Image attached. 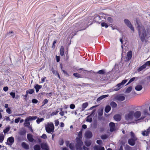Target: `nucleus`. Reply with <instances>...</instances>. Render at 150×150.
I'll use <instances>...</instances> for the list:
<instances>
[{"label":"nucleus","mask_w":150,"mask_h":150,"mask_svg":"<svg viewBox=\"0 0 150 150\" xmlns=\"http://www.w3.org/2000/svg\"><path fill=\"white\" fill-rule=\"evenodd\" d=\"M144 64L146 67L147 66H150V61L147 62Z\"/></svg>","instance_id":"nucleus-64"},{"label":"nucleus","mask_w":150,"mask_h":150,"mask_svg":"<svg viewBox=\"0 0 150 150\" xmlns=\"http://www.w3.org/2000/svg\"><path fill=\"white\" fill-rule=\"evenodd\" d=\"M134 112L133 111H131L129 113L125 115V117L126 120L128 121L132 120L133 117Z\"/></svg>","instance_id":"nucleus-3"},{"label":"nucleus","mask_w":150,"mask_h":150,"mask_svg":"<svg viewBox=\"0 0 150 150\" xmlns=\"http://www.w3.org/2000/svg\"><path fill=\"white\" fill-rule=\"evenodd\" d=\"M34 92V90L33 89H29L26 91V93L27 94H32Z\"/></svg>","instance_id":"nucleus-32"},{"label":"nucleus","mask_w":150,"mask_h":150,"mask_svg":"<svg viewBox=\"0 0 150 150\" xmlns=\"http://www.w3.org/2000/svg\"><path fill=\"white\" fill-rule=\"evenodd\" d=\"M61 112L59 113V114L62 116H63L64 115V112L62 111V109L60 108Z\"/></svg>","instance_id":"nucleus-55"},{"label":"nucleus","mask_w":150,"mask_h":150,"mask_svg":"<svg viewBox=\"0 0 150 150\" xmlns=\"http://www.w3.org/2000/svg\"><path fill=\"white\" fill-rule=\"evenodd\" d=\"M82 136V131L81 130L79 132L78 134V137L79 138L81 139Z\"/></svg>","instance_id":"nucleus-45"},{"label":"nucleus","mask_w":150,"mask_h":150,"mask_svg":"<svg viewBox=\"0 0 150 150\" xmlns=\"http://www.w3.org/2000/svg\"><path fill=\"white\" fill-rule=\"evenodd\" d=\"M150 133V127L146 130H144L143 131L142 133V134L143 136H148L149 134Z\"/></svg>","instance_id":"nucleus-10"},{"label":"nucleus","mask_w":150,"mask_h":150,"mask_svg":"<svg viewBox=\"0 0 150 150\" xmlns=\"http://www.w3.org/2000/svg\"><path fill=\"white\" fill-rule=\"evenodd\" d=\"M131 138L134 139L135 140H137V138L135 136L134 134L132 132H130Z\"/></svg>","instance_id":"nucleus-40"},{"label":"nucleus","mask_w":150,"mask_h":150,"mask_svg":"<svg viewBox=\"0 0 150 150\" xmlns=\"http://www.w3.org/2000/svg\"><path fill=\"white\" fill-rule=\"evenodd\" d=\"M27 137L28 140L30 142H33L34 139L33 137V136L31 134H28Z\"/></svg>","instance_id":"nucleus-13"},{"label":"nucleus","mask_w":150,"mask_h":150,"mask_svg":"<svg viewBox=\"0 0 150 150\" xmlns=\"http://www.w3.org/2000/svg\"><path fill=\"white\" fill-rule=\"evenodd\" d=\"M101 25L102 27H105V28H107L108 26L107 24L104 22H102L101 23Z\"/></svg>","instance_id":"nucleus-49"},{"label":"nucleus","mask_w":150,"mask_h":150,"mask_svg":"<svg viewBox=\"0 0 150 150\" xmlns=\"http://www.w3.org/2000/svg\"><path fill=\"white\" fill-rule=\"evenodd\" d=\"M88 104L87 102H86L83 103L82 105L81 111H83L84 109L88 106Z\"/></svg>","instance_id":"nucleus-21"},{"label":"nucleus","mask_w":150,"mask_h":150,"mask_svg":"<svg viewBox=\"0 0 150 150\" xmlns=\"http://www.w3.org/2000/svg\"><path fill=\"white\" fill-rule=\"evenodd\" d=\"M6 112L7 113L9 114H11V109L9 108H8L6 109Z\"/></svg>","instance_id":"nucleus-61"},{"label":"nucleus","mask_w":150,"mask_h":150,"mask_svg":"<svg viewBox=\"0 0 150 150\" xmlns=\"http://www.w3.org/2000/svg\"><path fill=\"white\" fill-rule=\"evenodd\" d=\"M96 143L99 145H101L102 144V142L101 140H98L96 141Z\"/></svg>","instance_id":"nucleus-58"},{"label":"nucleus","mask_w":150,"mask_h":150,"mask_svg":"<svg viewBox=\"0 0 150 150\" xmlns=\"http://www.w3.org/2000/svg\"><path fill=\"white\" fill-rule=\"evenodd\" d=\"M48 101L47 99H44L42 102V106H43L45 104H47L48 103Z\"/></svg>","instance_id":"nucleus-43"},{"label":"nucleus","mask_w":150,"mask_h":150,"mask_svg":"<svg viewBox=\"0 0 150 150\" xmlns=\"http://www.w3.org/2000/svg\"><path fill=\"white\" fill-rule=\"evenodd\" d=\"M34 87L35 89L36 92L37 93L39 91V89L42 87V86L37 84L34 86Z\"/></svg>","instance_id":"nucleus-22"},{"label":"nucleus","mask_w":150,"mask_h":150,"mask_svg":"<svg viewBox=\"0 0 150 150\" xmlns=\"http://www.w3.org/2000/svg\"><path fill=\"white\" fill-rule=\"evenodd\" d=\"M7 141H8L9 143H7V144L11 146L14 142V139L13 137H11L8 138Z\"/></svg>","instance_id":"nucleus-8"},{"label":"nucleus","mask_w":150,"mask_h":150,"mask_svg":"<svg viewBox=\"0 0 150 150\" xmlns=\"http://www.w3.org/2000/svg\"><path fill=\"white\" fill-rule=\"evenodd\" d=\"M81 139H79L78 137L76 138V139L77 143L76 144H79L80 145H83V142L81 141Z\"/></svg>","instance_id":"nucleus-24"},{"label":"nucleus","mask_w":150,"mask_h":150,"mask_svg":"<svg viewBox=\"0 0 150 150\" xmlns=\"http://www.w3.org/2000/svg\"><path fill=\"white\" fill-rule=\"evenodd\" d=\"M122 87L119 83L117 84L116 86L115 87L114 90L115 91H117L121 88Z\"/></svg>","instance_id":"nucleus-31"},{"label":"nucleus","mask_w":150,"mask_h":150,"mask_svg":"<svg viewBox=\"0 0 150 150\" xmlns=\"http://www.w3.org/2000/svg\"><path fill=\"white\" fill-rule=\"evenodd\" d=\"M111 108L109 105H107L105 109V112L106 113H108L111 110Z\"/></svg>","instance_id":"nucleus-28"},{"label":"nucleus","mask_w":150,"mask_h":150,"mask_svg":"<svg viewBox=\"0 0 150 150\" xmlns=\"http://www.w3.org/2000/svg\"><path fill=\"white\" fill-rule=\"evenodd\" d=\"M26 118L30 121L35 120L37 118V117L36 116H29L27 117Z\"/></svg>","instance_id":"nucleus-20"},{"label":"nucleus","mask_w":150,"mask_h":150,"mask_svg":"<svg viewBox=\"0 0 150 150\" xmlns=\"http://www.w3.org/2000/svg\"><path fill=\"white\" fill-rule=\"evenodd\" d=\"M146 67V66L145 64H143L142 66L140 67L138 69V71H142V70L144 69Z\"/></svg>","instance_id":"nucleus-36"},{"label":"nucleus","mask_w":150,"mask_h":150,"mask_svg":"<svg viewBox=\"0 0 150 150\" xmlns=\"http://www.w3.org/2000/svg\"><path fill=\"white\" fill-rule=\"evenodd\" d=\"M132 57V52L130 51L127 52V57L125 58V60L126 62H127L129 60L131 59Z\"/></svg>","instance_id":"nucleus-9"},{"label":"nucleus","mask_w":150,"mask_h":150,"mask_svg":"<svg viewBox=\"0 0 150 150\" xmlns=\"http://www.w3.org/2000/svg\"><path fill=\"white\" fill-rule=\"evenodd\" d=\"M85 144L88 147L91 145V142L90 140H87L85 141Z\"/></svg>","instance_id":"nucleus-35"},{"label":"nucleus","mask_w":150,"mask_h":150,"mask_svg":"<svg viewBox=\"0 0 150 150\" xmlns=\"http://www.w3.org/2000/svg\"><path fill=\"white\" fill-rule=\"evenodd\" d=\"M125 99L124 96H120L117 97V99L120 101H122Z\"/></svg>","instance_id":"nucleus-29"},{"label":"nucleus","mask_w":150,"mask_h":150,"mask_svg":"<svg viewBox=\"0 0 150 150\" xmlns=\"http://www.w3.org/2000/svg\"><path fill=\"white\" fill-rule=\"evenodd\" d=\"M32 102L34 103H37L38 102V100L35 99H33L32 100Z\"/></svg>","instance_id":"nucleus-57"},{"label":"nucleus","mask_w":150,"mask_h":150,"mask_svg":"<svg viewBox=\"0 0 150 150\" xmlns=\"http://www.w3.org/2000/svg\"><path fill=\"white\" fill-rule=\"evenodd\" d=\"M90 115L88 116L87 117L86 121L87 122H91L92 121V118L90 117Z\"/></svg>","instance_id":"nucleus-41"},{"label":"nucleus","mask_w":150,"mask_h":150,"mask_svg":"<svg viewBox=\"0 0 150 150\" xmlns=\"http://www.w3.org/2000/svg\"><path fill=\"white\" fill-rule=\"evenodd\" d=\"M69 147L71 150H74V146L73 144L72 143L69 144Z\"/></svg>","instance_id":"nucleus-34"},{"label":"nucleus","mask_w":150,"mask_h":150,"mask_svg":"<svg viewBox=\"0 0 150 150\" xmlns=\"http://www.w3.org/2000/svg\"><path fill=\"white\" fill-rule=\"evenodd\" d=\"M108 21L110 23H112L113 21V19L112 18L109 17L108 18Z\"/></svg>","instance_id":"nucleus-59"},{"label":"nucleus","mask_w":150,"mask_h":150,"mask_svg":"<svg viewBox=\"0 0 150 150\" xmlns=\"http://www.w3.org/2000/svg\"><path fill=\"white\" fill-rule=\"evenodd\" d=\"M143 115L140 117V118L138 119V120H143L147 115H149V114L148 112V111L146 109H144L143 111Z\"/></svg>","instance_id":"nucleus-5"},{"label":"nucleus","mask_w":150,"mask_h":150,"mask_svg":"<svg viewBox=\"0 0 150 150\" xmlns=\"http://www.w3.org/2000/svg\"><path fill=\"white\" fill-rule=\"evenodd\" d=\"M33 149L34 150H40V146L39 144H36L34 146Z\"/></svg>","instance_id":"nucleus-27"},{"label":"nucleus","mask_w":150,"mask_h":150,"mask_svg":"<svg viewBox=\"0 0 150 150\" xmlns=\"http://www.w3.org/2000/svg\"><path fill=\"white\" fill-rule=\"evenodd\" d=\"M136 140H135L134 139L131 138L128 139V143L130 145L133 146L135 145V141Z\"/></svg>","instance_id":"nucleus-12"},{"label":"nucleus","mask_w":150,"mask_h":150,"mask_svg":"<svg viewBox=\"0 0 150 150\" xmlns=\"http://www.w3.org/2000/svg\"><path fill=\"white\" fill-rule=\"evenodd\" d=\"M22 146L25 149H28L29 148V146L25 142H23L21 143Z\"/></svg>","instance_id":"nucleus-17"},{"label":"nucleus","mask_w":150,"mask_h":150,"mask_svg":"<svg viewBox=\"0 0 150 150\" xmlns=\"http://www.w3.org/2000/svg\"><path fill=\"white\" fill-rule=\"evenodd\" d=\"M139 36L142 42H144L146 38H148L150 34V29L148 28L146 29V31L144 27L142 25H138L137 27Z\"/></svg>","instance_id":"nucleus-1"},{"label":"nucleus","mask_w":150,"mask_h":150,"mask_svg":"<svg viewBox=\"0 0 150 150\" xmlns=\"http://www.w3.org/2000/svg\"><path fill=\"white\" fill-rule=\"evenodd\" d=\"M41 137L44 139H45L47 138V137L45 134H43L42 136Z\"/></svg>","instance_id":"nucleus-60"},{"label":"nucleus","mask_w":150,"mask_h":150,"mask_svg":"<svg viewBox=\"0 0 150 150\" xmlns=\"http://www.w3.org/2000/svg\"><path fill=\"white\" fill-rule=\"evenodd\" d=\"M73 75L77 78H80L81 77V75L78 73H74L73 74Z\"/></svg>","instance_id":"nucleus-46"},{"label":"nucleus","mask_w":150,"mask_h":150,"mask_svg":"<svg viewBox=\"0 0 150 150\" xmlns=\"http://www.w3.org/2000/svg\"><path fill=\"white\" fill-rule=\"evenodd\" d=\"M10 127H6L5 129L4 130L3 132L4 134L8 132L9 131V130H10Z\"/></svg>","instance_id":"nucleus-48"},{"label":"nucleus","mask_w":150,"mask_h":150,"mask_svg":"<svg viewBox=\"0 0 150 150\" xmlns=\"http://www.w3.org/2000/svg\"><path fill=\"white\" fill-rule=\"evenodd\" d=\"M98 73L100 74L103 75L105 73V71L104 70H101L98 71Z\"/></svg>","instance_id":"nucleus-52"},{"label":"nucleus","mask_w":150,"mask_h":150,"mask_svg":"<svg viewBox=\"0 0 150 150\" xmlns=\"http://www.w3.org/2000/svg\"><path fill=\"white\" fill-rule=\"evenodd\" d=\"M141 115V112L139 111H136L134 113V116L136 119H137V120H136V121H139L138 120L140 118Z\"/></svg>","instance_id":"nucleus-6"},{"label":"nucleus","mask_w":150,"mask_h":150,"mask_svg":"<svg viewBox=\"0 0 150 150\" xmlns=\"http://www.w3.org/2000/svg\"><path fill=\"white\" fill-rule=\"evenodd\" d=\"M103 109L99 110L98 111V115L100 116H102L103 114Z\"/></svg>","instance_id":"nucleus-47"},{"label":"nucleus","mask_w":150,"mask_h":150,"mask_svg":"<svg viewBox=\"0 0 150 150\" xmlns=\"http://www.w3.org/2000/svg\"><path fill=\"white\" fill-rule=\"evenodd\" d=\"M99 78L100 80L101 81H103L106 79V78L103 75H100L99 76Z\"/></svg>","instance_id":"nucleus-33"},{"label":"nucleus","mask_w":150,"mask_h":150,"mask_svg":"<svg viewBox=\"0 0 150 150\" xmlns=\"http://www.w3.org/2000/svg\"><path fill=\"white\" fill-rule=\"evenodd\" d=\"M109 126L110 127V132H113L115 130V124L113 122H110L109 125Z\"/></svg>","instance_id":"nucleus-7"},{"label":"nucleus","mask_w":150,"mask_h":150,"mask_svg":"<svg viewBox=\"0 0 150 150\" xmlns=\"http://www.w3.org/2000/svg\"><path fill=\"white\" fill-rule=\"evenodd\" d=\"M55 125L56 126H57L59 124V121L58 120H56L55 121Z\"/></svg>","instance_id":"nucleus-62"},{"label":"nucleus","mask_w":150,"mask_h":150,"mask_svg":"<svg viewBox=\"0 0 150 150\" xmlns=\"http://www.w3.org/2000/svg\"><path fill=\"white\" fill-rule=\"evenodd\" d=\"M92 136V133L90 131H88L85 133V137L86 138H90Z\"/></svg>","instance_id":"nucleus-11"},{"label":"nucleus","mask_w":150,"mask_h":150,"mask_svg":"<svg viewBox=\"0 0 150 150\" xmlns=\"http://www.w3.org/2000/svg\"><path fill=\"white\" fill-rule=\"evenodd\" d=\"M91 84L82 83V85H81V86L83 87H84L85 86H88L90 85Z\"/></svg>","instance_id":"nucleus-51"},{"label":"nucleus","mask_w":150,"mask_h":150,"mask_svg":"<svg viewBox=\"0 0 150 150\" xmlns=\"http://www.w3.org/2000/svg\"><path fill=\"white\" fill-rule=\"evenodd\" d=\"M127 79H124L122 81L121 83H119L120 84V86L122 87L123 85L125 84L127 81Z\"/></svg>","instance_id":"nucleus-38"},{"label":"nucleus","mask_w":150,"mask_h":150,"mask_svg":"<svg viewBox=\"0 0 150 150\" xmlns=\"http://www.w3.org/2000/svg\"><path fill=\"white\" fill-rule=\"evenodd\" d=\"M110 105L113 108H116L117 106V104L114 101H112L110 103Z\"/></svg>","instance_id":"nucleus-26"},{"label":"nucleus","mask_w":150,"mask_h":150,"mask_svg":"<svg viewBox=\"0 0 150 150\" xmlns=\"http://www.w3.org/2000/svg\"><path fill=\"white\" fill-rule=\"evenodd\" d=\"M40 147L43 149H45V150H49L48 148V146L46 143H42L41 144Z\"/></svg>","instance_id":"nucleus-16"},{"label":"nucleus","mask_w":150,"mask_h":150,"mask_svg":"<svg viewBox=\"0 0 150 150\" xmlns=\"http://www.w3.org/2000/svg\"><path fill=\"white\" fill-rule=\"evenodd\" d=\"M121 116L119 114H116L114 116V119L117 121H120L121 119Z\"/></svg>","instance_id":"nucleus-14"},{"label":"nucleus","mask_w":150,"mask_h":150,"mask_svg":"<svg viewBox=\"0 0 150 150\" xmlns=\"http://www.w3.org/2000/svg\"><path fill=\"white\" fill-rule=\"evenodd\" d=\"M109 95H102L100 97H99L97 99V102H98V101H99L103 99V98H106L107 97H108L109 96Z\"/></svg>","instance_id":"nucleus-18"},{"label":"nucleus","mask_w":150,"mask_h":150,"mask_svg":"<svg viewBox=\"0 0 150 150\" xmlns=\"http://www.w3.org/2000/svg\"><path fill=\"white\" fill-rule=\"evenodd\" d=\"M101 19L100 16H97L95 18H94V20L95 21H96L97 20H100Z\"/></svg>","instance_id":"nucleus-54"},{"label":"nucleus","mask_w":150,"mask_h":150,"mask_svg":"<svg viewBox=\"0 0 150 150\" xmlns=\"http://www.w3.org/2000/svg\"><path fill=\"white\" fill-rule=\"evenodd\" d=\"M93 149L95 150H105L104 148L103 147H101V146L95 145L93 147Z\"/></svg>","instance_id":"nucleus-15"},{"label":"nucleus","mask_w":150,"mask_h":150,"mask_svg":"<svg viewBox=\"0 0 150 150\" xmlns=\"http://www.w3.org/2000/svg\"><path fill=\"white\" fill-rule=\"evenodd\" d=\"M101 137L102 139H105L107 138L108 136L106 135H102Z\"/></svg>","instance_id":"nucleus-53"},{"label":"nucleus","mask_w":150,"mask_h":150,"mask_svg":"<svg viewBox=\"0 0 150 150\" xmlns=\"http://www.w3.org/2000/svg\"><path fill=\"white\" fill-rule=\"evenodd\" d=\"M10 94L13 98H15V93L11 92L10 93Z\"/></svg>","instance_id":"nucleus-56"},{"label":"nucleus","mask_w":150,"mask_h":150,"mask_svg":"<svg viewBox=\"0 0 150 150\" xmlns=\"http://www.w3.org/2000/svg\"><path fill=\"white\" fill-rule=\"evenodd\" d=\"M82 145L79 144H76V148L77 150H81V146Z\"/></svg>","instance_id":"nucleus-37"},{"label":"nucleus","mask_w":150,"mask_h":150,"mask_svg":"<svg viewBox=\"0 0 150 150\" xmlns=\"http://www.w3.org/2000/svg\"><path fill=\"white\" fill-rule=\"evenodd\" d=\"M64 54V48L63 46H62L61 47L60 49V54L61 56H63Z\"/></svg>","instance_id":"nucleus-25"},{"label":"nucleus","mask_w":150,"mask_h":150,"mask_svg":"<svg viewBox=\"0 0 150 150\" xmlns=\"http://www.w3.org/2000/svg\"><path fill=\"white\" fill-rule=\"evenodd\" d=\"M54 126L53 123L48 124L45 126L46 131L49 133L52 134L54 131Z\"/></svg>","instance_id":"nucleus-2"},{"label":"nucleus","mask_w":150,"mask_h":150,"mask_svg":"<svg viewBox=\"0 0 150 150\" xmlns=\"http://www.w3.org/2000/svg\"><path fill=\"white\" fill-rule=\"evenodd\" d=\"M13 33H14L13 31H11L9 32L7 34L6 36L10 37L13 35L12 34Z\"/></svg>","instance_id":"nucleus-50"},{"label":"nucleus","mask_w":150,"mask_h":150,"mask_svg":"<svg viewBox=\"0 0 150 150\" xmlns=\"http://www.w3.org/2000/svg\"><path fill=\"white\" fill-rule=\"evenodd\" d=\"M3 134H0V142H2L4 139Z\"/></svg>","instance_id":"nucleus-44"},{"label":"nucleus","mask_w":150,"mask_h":150,"mask_svg":"<svg viewBox=\"0 0 150 150\" xmlns=\"http://www.w3.org/2000/svg\"><path fill=\"white\" fill-rule=\"evenodd\" d=\"M44 119L43 118H38L36 120V122L37 124H39L40 122L44 120Z\"/></svg>","instance_id":"nucleus-42"},{"label":"nucleus","mask_w":150,"mask_h":150,"mask_svg":"<svg viewBox=\"0 0 150 150\" xmlns=\"http://www.w3.org/2000/svg\"><path fill=\"white\" fill-rule=\"evenodd\" d=\"M24 125L25 127H28L30 125L29 121L26 118L25 120V122Z\"/></svg>","instance_id":"nucleus-19"},{"label":"nucleus","mask_w":150,"mask_h":150,"mask_svg":"<svg viewBox=\"0 0 150 150\" xmlns=\"http://www.w3.org/2000/svg\"><path fill=\"white\" fill-rule=\"evenodd\" d=\"M86 29L85 28H83L82 29L80 28H76L75 30V33H74V34H72V35H75L76 34V33L78 31H81L82 30H85Z\"/></svg>","instance_id":"nucleus-30"},{"label":"nucleus","mask_w":150,"mask_h":150,"mask_svg":"<svg viewBox=\"0 0 150 150\" xmlns=\"http://www.w3.org/2000/svg\"><path fill=\"white\" fill-rule=\"evenodd\" d=\"M70 108L71 109H73L75 108V105L74 104H71L70 105Z\"/></svg>","instance_id":"nucleus-63"},{"label":"nucleus","mask_w":150,"mask_h":150,"mask_svg":"<svg viewBox=\"0 0 150 150\" xmlns=\"http://www.w3.org/2000/svg\"><path fill=\"white\" fill-rule=\"evenodd\" d=\"M143 87L142 85H138L135 87V89L137 91H141Z\"/></svg>","instance_id":"nucleus-23"},{"label":"nucleus","mask_w":150,"mask_h":150,"mask_svg":"<svg viewBox=\"0 0 150 150\" xmlns=\"http://www.w3.org/2000/svg\"><path fill=\"white\" fill-rule=\"evenodd\" d=\"M132 89V86H130L128 88H127L126 91H125V93H130Z\"/></svg>","instance_id":"nucleus-39"},{"label":"nucleus","mask_w":150,"mask_h":150,"mask_svg":"<svg viewBox=\"0 0 150 150\" xmlns=\"http://www.w3.org/2000/svg\"><path fill=\"white\" fill-rule=\"evenodd\" d=\"M124 22L126 25L133 32L134 31V28L130 22L127 19H125L124 20Z\"/></svg>","instance_id":"nucleus-4"}]
</instances>
